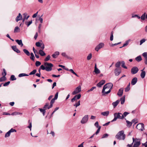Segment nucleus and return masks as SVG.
<instances>
[{"mask_svg": "<svg viewBox=\"0 0 147 147\" xmlns=\"http://www.w3.org/2000/svg\"><path fill=\"white\" fill-rule=\"evenodd\" d=\"M113 87V84L111 83H108L105 84L103 86L102 90L103 95L109 93L111 91Z\"/></svg>", "mask_w": 147, "mask_h": 147, "instance_id": "obj_1", "label": "nucleus"}, {"mask_svg": "<svg viewBox=\"0 0 147 147\" xmlns=\"http://www.w3.org/2000/svg\"><path fill=\"white\" fill-rule=\"evenodd\" d=\"M115 138L119 140H124L126 137L125 134H124V131L122 130L119 131L115 136Z\"/></svg>", "mask_w": 147, "mask_h": 147, "instance_id": "obj_2", "label": "nucleus"}, {"mask_svg": "<svg viewBox=\"0 0 147 147\" xmlns=\"http://www.w3.org/2000/svg\"><path fill=\"white\" fill-rule=\"evenodd\" d=\"M133 142H134V144L133 147H138L141 144L140 140L139 139L135 138H132Z\"/></svg>", "mask_w": 147, "mask_h": 147, "instance_id": "obj_3", "label": "nucleus"}, {"mask_svg": "<svg viewBox=\"0 0 147 147\" xmlns=\"http://www.w3.org/2000/svg\"><path fill=\"white\" fill-rule=\"evenodd\" d=\"M44 65L46 66V71H49L52 70V67L53 66L52 64L46 62L44 63Z\"/></svg>", "mask_w": 147, "mask_h": 147, "instance_id": "obj_4", "label": "nucleus"}, {"mask_svg": "<svg viewBox=\"0 0 147 147\" xmlns=\"http://www.w3.org/2000/svg\"><path fill=\"white\" fill-rule=\"evenodd\" d=\"M137 128L139 130L142 131L144 130V125L143 123H140L137 125Z\"/></svg>", "mask_w": 147, "mask_h": 147, "instance_id": "obj_5", "label": "nucleus"}, {"mask_svg": "<svg viewBox=\"0 0 147 147\" xmlns=\"http://www.w3.org/2000/svg\"><path fill=\"white\" fill-rule=\"evenodd\" d=\"M81 87L80 86H79L74 90L72 92V94L74 95L77 94L79 93L81 90Z\"/></svg>", "mask_w": 147, "mask_h": 147, "instance_id": "obj_6", "label": "nucleus"}, {"mask_svg": "<svg viewBox=\"0 0 147 147\" xmlns=\"http://www.w3.org/2000/svg\"><path fill=\"white\" fill-rule=\"evenodd\" d=\"M114 116H116L118 119H123V114L120 113H115L114 114Z\"/></svg>", "mask_w": 147, "mask_h": 147, "instance_id": "obj_7", "label": "nucleus"}, {"mask_svg": "<svg viewBox=\"0 0 147 147\" xmlns=\"http://www.w3.org/2000/svg\"><path fill=\"white\" fill-rule=\"evenodd\" d=\"M88 120V115H85L82 118L81 121V123L82 124H84L86 123Z\"/></svg>", "mask_w": 147, "mask_h": 147, "instance_id": "obj_8", "label": "nucleus"}, {"mask_svg": "<svg viewBox=\"0 0 147 147\" xmlns=\"http://www.w3.org/2000/svg\"><path fill=\"white\" fill-rule=\"evenodd\" d=\"M139 69L137 67H132L131 70V72L132 74H135L138 71Z\"/></svg>", "mask_w": 147, "mask_h": 147, "instance_id": "obj_9", "label": "nucleus"}, {"mask_svg": "<svg viewBox=\"0 0 147 147\" xmlns=\"http://www.w3.org/2000/svg\"><path fill=\"white\" fill-rule=\"evenodd\" d=\"M81 96L80 94H79L78 95H75L73 98L71 99V101L72 102H74L77 99H79Z\"/></svg>", "mask_w": 147, "mask_h": 147, "instance_id": "obj_10", "label": "nucleus"}, {"mask_svg": "<svg viewBox=\"0 0 147 147\" xmlns=\"http://www.w3.org/2000/svg\"><path fill=\"white\" fill-rule=\"evenodd\" d=\"M104 46V44L103 43H100L96 46L95 49V50L98 51L99 49L102 48Z\"/></svg>", "mask_w": 147, "mask_h": 147, "instance_id": "obj_11", "label": "nucleus"}, {"mask_svg": "<svg viewBox=\"0 0 147 147\" xmlns=\"http://www.w3.org/2000/svg\"><path fill=\"white\" fill-rule=\"evenodd\" d=\"M115 75L116 76H119L121 73V70L120 69L116 68L114 70Z\"/></svg>", "mask_w": 147, "mask_h": 147, "instance_id": "obj_12", "label": "nucleus"}, {"mask_svg": "<svg viewBox=\"0 0 147 147\" xmlns=\"http://www.w3.org/2000/svg\"><path fill=\"white\" fill-rule=\"evenodd\" d=\"M138 81V79L136 77H134L133 78L131 81V84L132 85H135Z\"/></svg>", "mask_w": 147, "mask_h": 147, "instance_id": "obj_13", "label": "nucleus"}, {"mask_svg": "<svg viewBox=\"0 0 147 147\" xmlns=\"http://www.w3.org/2000/svg\"><path fill=\"white\" fill-rule=\"evenodd\" d=\"M105 82V80H102L100 81L97 84V86L99 87H101V86L104 84Z\"/></svg>", "mask_w": 147, "mask_h": 147, "instance_id": "obj_14", "label": "nucleus"}, {"mask_svg": "<svg viewBox=\"0 0 147 147\" xmlns=\"http://www.w3.org/2000/svg\"><path fill=\"white\" fill-rule=\"evenodd\" d=\"M11 48L12 49L17 53H20V51L17 48L16 46H12Z\"/></svg>", "mask_w": 147, "mask_h": 147, "instance_id": "obj_15", "label": "nucleus"}, {"mask_svg": "<svg viewBox=\"0 0 147 147\" xmlns=\"http://www.w3.org/2000/svg\"><path fill=\"white\" fill-rule=\"evenodd\" d=\"M57 99H55V98H53L51 100L50 102V105L48 107V109H49L50 108L52 107L53 106V104L54 103L55 101V100H56Z\"/></svg>", "mask_w": 147, "mask_h": 147, "instance_id": "obj_16", "label": "nucleus"}, {"mask_svg": "<svg viewBox=\"0 0 147 147\" xmlns=\"http://www.w3.org/2000/svg\"><path fill=\"white\" fill-rule=\"evenodd\" d=\"M22 16L20 13H19L18 16L16 17V20L17 22H18L19 21L22 20Z\"/></svg>", "mask_w": 147, "mask_h": 147, "instance_id": "obj_17", "label": "nucleus"}, {"mask_svg": "<svg viewBox=\"0 0 147 147\" xmlns=\"http://www.w3.org/2000/svg\"><path fill=\"white\" fill-rule=\"evenodd\" d=\"M123 88H120L119 90L117 93V95L119 96H121L123 94Z\"/></svg>", "mask_w": 147, "mask_h": 147, "instance_id": "obj_18", "label": "nucleus"}, {"mask_svg": "<svg viewBox=\"0 0 147 147\" xmlns=\"http://www.w3.org/2000/svg\"><path fill=\"white\" fill-rule=\"evenodd\" d=\"M94 72L96 74H98L100 73V70L97 67L96 65V64L94 67Z\"/></svg>", "mask_w": 147, "mask_h": 147, "instance_id": "obj_19", "label": "nucleus"}, {"mask_svg": "<svg viewBox=\"0 0 147 147\" xmlns=\"http://www.w3.org/2000/svg\"><path fill=\"white\" fill-rule=\"evenodd\" d=\"M119 102L120 100H118L115 102H113L112 104L113 107L114 108H115Z\"/></svg>", "mask_w": 147, "mask_h": 147, "instance_id": "obj_20", "label": "nucleus"}, {"mask_svg": "<svg viewBox=\"0 0 147 147\" xmlns=\"http://www.w3.org/2000/svg\"><path fill=\"white\" fill-rule=\"evenodd\" d=\"M109 111H106L102 112L101 113V115L107 117L109 115Z\"/></svg>", "mask_w": 147, "mask_h": 147, "instance_id": "obj_21", "label": "nucleus"}, {"mask_svg": "<svg viewBox=\"0 0 147 147\" xmlns=\"http://www.w3.org/2000/svg\"><path fill=\"white\" fill-rule=\"evenodd\" d=\"M27 13H24L23 14V15L24 16H23V18L22 20V22H24L25 19H27L30 17L29 16H27V18H26V16H27Z\"/></svg>", "mask_w": 147, "mask_h": 147, "instance_id": "obj_22", "label": "nucleus"}, {"mask_svg": "<svg viewBox=\"0 0 147 147\" xmlns=\"http://www.w3.org/2000/svg\"><path fill=\"white\" fill-rule=\"evenodd\" d=\"M16 41L19 45L21 46V47H22L23 46V45L22 43V40H16Z\"/></svg>", "mask_w": 147, "mask_h": 147, "instance_id": "obj_23", "label": "nucleus"}, {"mask_svg": "<svg viewBox=\"0 0 147 147\" xmlns=\"http://www.w3.org/2000/svg\"><path fill=\"white\" fill-rule=\"evenodd\" d=\"M59 52L58 51L55 52L54 54L52 55L53 57L54 58H56L59 55Z\"/></svg>", "mask_w": 147, "mask_h": 147, "instance_id": "obj_24", "label": "nucleus"}, {"mask_svg": "<svg viewBox=\"0 0 147 147\" xmlns=\"http://www.w3.org/2000/svg\"><path fill=\"white\" fill-rule=\"evenodd\" d=\"M143 69L141 70L142 72L141 73L140 76L142 78H144L145 76L146 72L145 71H143Z\"/></svg>", "mask_w": 147, "mask_h": 147, "instance_id": "obj_25", "label": "nucleus"}, {"mask_svg": "<svg viewBox=\"0 0 147 147\" xmlns=\"http://www.w3.org/2000/svg\"><path fill=\"white\" fill-rule=\"evenodd\" d=\"M39 54L41 56H43L45 55L46 54L42 50H40L38 52Z\"/></svg>", "mask_w": 147, "mask_h": 147, "instance_id": "obj_26", "label": "nucleus"}, {"mask_svg": "<svg viewBox=\"0 0 147 147\" xmlns=\"http://www.w3.org/2000/svg\"><path fill=\"white\" fill-rule=\"evenodd\" d=\"M6 78L5 76H3L0 78V82H3L5 81L6 80Z\"/></svg>", "mask_w": 147, "mask_h": 147, "instance_id": "obj_27", "label": "nucleus"}, {"mask_svg": "<svg viewBox=\"0 0 147 147\" xmlns=\"http://www.w3.org/2000/svg\"><path fill=\"white\" fill-rule=\"evenodd\" d=\"M130 41V40H127L126 41L125 43L123 44V46L122 47H120V48H121L123 47H124L127 45H128L129 42Z\"/></svg>", "mask_w": 147, "mask_h": 147, "instance_id": "obj_28", "label": "nucleus"}, {"mask_svg": "<svg viewBox=\"0 0 147 147\" xmlns=\"http://www.w3.org/2000/svg\"><path fill=\"white\" fill-rule=\"evenodd\" d=\"M120 100L121 101V104L122 105L123 104L125 101V96H123V97L120 98Z\"/></svg>", "mask_w": 147, "mask_h": 147, "instance_id": "obj_29", "label": "nucleus"}, {"mask_svg": "<svg viewBox=\"0 0 147 147\" xmlns=\"http://www.w3.org/2000/svg\"><path fill=\"white\" fill-rule=\"evenodd\" d=\"M39 109L40 111V112L42 113L43 115L44 116L45 113L46 112L45 110V109H42L41 108H39Z\"/></svg>", "mask_w": 147, "mask_h": 147, "instance_id": "obj_30", "label": "nucleus"}, {"mask_svg": "<svg viewBox=\"0 0 147 147\" xmlns=\"http://www.w3.org/2000/svg\"><path fill=\"white\" fill-rule=\"evenodd\" d=\"M121 67L125 69H127V67L125 65V62L124 61H122L121 62Z\"/></svg>", "mask_w": 147, "mask_h": 147, "instance_id": "obj_31", "label": "nucleus"}, {"mask_svg": "<svg viewBox=\"0 0 147 147\" xmlns=\"http://www.w3.org/2000/svg\"><path fill=\"white\" fill-rule=\"evenodd\" d=\"M126 122L127 123V127H130L132 125V123L131 122H130L128 120H126Z\"/></svg>", "mask_w": 147, "mask_h": 147, "instance_id": "obj_32", "label": "nucleus"}, {"mask_svg": "<svg viewBox=\"0 0 147 147\" xmlns=\"http://www.w3.org/2000/svg\"><path fill=\"white\" fill-rule=\"evenodd\" d=\"M24 52L28 56H29L30 55V53L26 49H24L23 50Z\"/></svg>", "mask_w": 147, "mask_h": 147, "instance_id": "obj_33", "label": "nucleus"}, {"mask_svg": "<svg viewBox=\"0 0 147 147\" xmlns=\"http://www.w3.org/2000/svg\"><path fill=\"white\" fill-rule=\"evenodd\" d=\"M20 31V29L18 26L16 27L14 30V32H17Z\"/></svg>", "mask_w": 147, "mask_h": 147, "instance_id": "obj_34", "label": "nucleus"}, {"mask_svg": "<svg viewBox=\"0 0 147 147\" xmlns=\"http://www.w3.org/2000/svg\"><path fill=\"white\" fill-rule=\"evenodd\" d=\"M136 60L138 62H139L142 60V58L140 56H139L136 58Z\"/></svg>", "mask_w": 147, "mask_h": 147, "instance_id": "obj_35", "label": "nucleus"}, {"mask_svg": "<svg viewBox=\"0 0 147 147\" xmlns=\"http://www.w3.org/2000/svg\"><path fill=\"white\" fill-rule=\"evenodd\" d=\"M29 76L27 74L25 73H21V74H20L18 76L19 77H22L23 76Z\"/></svg>", "mask_w": 147, "mask_h": 147, "instance_id": "obj_36", "label": "nucleus"}, {"mask_svg": "<svg viewBox=\"0 0 147 147\" xmlns=\"http://www.w3.org/2000/svg\"><path fill=\"white\" fill-rule=\"evenodd\" d=\"M16 78H15L14 75H12L11 76L10 80L11 81H13L16 80Z\"/></svg>", "mask_w": 147, "mask_h": 147, "instance_id": "obj_37", "label": "nucleus"}, {"mask_svg": "<svg viewBox=\"0 0 147 147\" xmlns=\"http://www.w3.org/2000/svg\"><path fill=\"white\" fill-rule=\"evenodd\" d=\"M146 13H144L141 17L140 18L142 20H144L145 19V17H146Z\"/></svg>", "mask_w": 147, "mask_h": 147, "instance_id": "obj_38", "label": "nucleus"}, {"mask_svg": "<svg viewBox=\"0 0 147 147\" xmlns=\"http://www.w3.org/2000/svg\"><path fill=\"white\" fill-rule=\"evenodd\" d=\"M121 62L120 61H118L115 64V66L117 67H119L121 65Z\"/></svg>", "mask_w": 147, "mask_h": 147, "instance_id": "obj_39", "label": "nucleus"}, {"mask_svg": "<svg viewBox=\"0 0 147 147\" xmlns=\"http://www.w3.org/2000/svg\"><path fill=\"white\" fill-rule=\"evenodd\" d=\"M22 113L18 112H13V113H12L11 114L12 115H22Z\"/></svg>", "mask_w": 147, "mask_h": 147, "instance_id": "obj_40", "label": "nucleus"}, {"mask_svg": "<svg viewBox=\"0 0 147 147\" xmlns=\"http://www.w3.org/2000/svg\"><path fill=\"white\" fill-rule=\"evenodd\" d=\"M49 103L48 102L46 103L45 106H44L43 108L45 109V110L48 109V107L49 106Z\"/></svg>", "mask_w": 147, "mask_h": 147, "instance_id": "obj_41", "label": "nucleus"}, {"mask_svg": "<svg viewBox=\"0 0 147 147\" xmlns=\"http://www.w3.org/2000/svg\"><path fill=\"white\" fill-rule=\"evenodd\" d=\"M30 55H31V57H30V59H32V60L33 61H34L35 57L34 56L33 53H30Z\"/></svg>", "mask_w": 147, "mask_h": 147, "instance_id": "obj_42", "label": "nucleus"}, {"mask_svg": "<svg viewBox=\"0 0 147 147\" xmlns=\"http://www.w3.org/2000/svg\"><path fill=\"white\" fill-rule=\"evenodd\" d=\"M80 105V100L78 101L75 103V104L74 105V106L75 107H77L78 106H79Z\"/></svg>", "mask_w": 147, "mask_h": 147, "instance_id": "obj_43", "label": "nucleus"}, {"mask_svg": "<svg viewBox=\"0 0 147 147\" xmlns=\"http://www.w3.org/2000/svg\"><path fill=\"white\" fill-rule=\"evenodd\" d=\"M32 23V20H31L29 22H26V24L28 27Z\"/></svg>", "mask_w": 147, "mask_h": 147, "instance_id": "obj_44", "label": "nucleus"}, {"mask_svg": "<svg viewBox=\"0 0 147 147\" xmlns=\"http://www.w3.org/2000/svg\"><path fill=\"white\" fill-rule=\"evenodd\" d=\"M69 71L71 72L73 74H74L77 77H78V75L72 69H69Z\"/></svg>", "mask_w": 147, "mask_h": 147, "instance_id": "obj_45", "label": "nucleus"}, {"mask_svg": "<svg viewBox=\"0 0 147 147\" xmlns=\"http://www.w3.org/2000/svg\"><path fill=\"white\" fill-rule=\"evenodd\" d=\"M36 72V69H34L32 71L30 72L29 74V75H33L35 74Z\"/></svg>", "mask_w": 147, "mask_h": 147, "instance_id": "obj_46", "label": "nucleus"}, {"mask_svg": "<svg viewBox=\"0 0 147 147\" xmlns=\"http://www.w3.org/2000/svg\"><path fill=\"white\" fill-rule=\"evenodd\" d=\"M94 126L97 128H98L99 127H101L99 125L98 123V121H96L94 123Z\"/></svg>", "mask_w": 147, "mask_h": 147, "instance_id": "obj_47", "label": "nucleus"}, {"mask_svg": "<svg viewBox=\"0 0 147 147\" xmlns=\"http://www.w3.org/2000/svg\"><path fill=\"white\" fill-rule=\"evenodd\" d=\"M129 114V113H128L127 112H124L123 114V119L128 114Z\"/></svg>", "mask_w": 147, "mask_h": 147, "instance_id": "obj_48", "label": "nucleus"}, {"mask_svg": "<svg viewBox=\"0 0 147 147\" xmlns=\"http://www.w3.org/2000/svg\"><path fill=\"white\" fill-rule=\"evenodd\" d=\"M50 58V55H48L44 59L45 61H47L49 60Z\"/></svg>", "mask_w": 147, "mask_h": 147, "instance_id": "obj_49", "label": "nucleus"}, {"mask_svg": "<svg viewBox=\"0 0 147 147\" xmlns=\"http://www.w3.org/2000/svg\"><path fill=\"white\" fill-rule=\"evenodd\" d=\"M92 55L91 53L89 54L87 56V59L88 60H89L92 58Z\"/></svg>", "mask_w": 147, "mask_h": 147, "instance_id": "obj_50", "label": "nucleus"}, {"mask_svg": "<svg viewBox=\"0 0 147 147\" xmlns=\"http://www.w3.org/2000/svg\"><path fill=\"white\" fill-rule=\"evenodd\" d=\"M3 72L2 73V75L3 76H5L7 75L6 71L5 69H3Z\"/></svg>", "mask_w": 147, "mask_h": 147, "instance_id": "obj_51", "label": "nucleus"}, {"mask_svg": "<svg viewBox=\"0 0 147 147\" xmlns=\"http://www.w3.org/2000/svg\"><path fill=\"white\" fill-rule=\"evenodd\" d=\"M10 133L9 131L8 132H7V133H6V134L5 135V138H7L8 137H9L10 135Z\"/></svg>", "mask_w": 147, "mask_h": 147, "instance_id": "obj_52", "label": "nucleus"}, {"mask_svg": "<svg viewBox=\"0 0 147 147\" xmlns=\"http://www.w3.org/2000/svg\"><path fill=\"white\" fill-rule=\"evenodd\" d=\"M41 64V63L39 61H36L35 63L36 66L37 67L39 66Z\"/></svg>", "mask_w": 147, "mask_h": 147, "instance_id": "obj_53", "label": "nucleus"}, {"mask_svg": "<svg viewBox=\"0 0 147 147\" xmlns=\"http://www.w3.org/2000/svg\"><path fill=\"white\" fill-rule=\"evenodd\" d=\"M113 31H112L111 32V34L110 36V40L111 41H112L113 40Z\"/></svg>", "mask_w": 147, "mask_h": 147, "instance_id": "obj_54", "label": "nucleus"}, {"mask_svg": "<svg viewBox=\"0 0 147 147\" xmlns=\"http://www.w3.org/2000/svg\"><path fill=\"white\" fill-rule=\"evenodd\" d=\"M143 56L145 59L147 58V53L146 52H144L142 54Z\"/></svg>", "mask_w": 147, "mask_h": 147, "instance_id": "obj_55", "label": "nucleus"}, {"mask_svg": "<svg viewBox=\"0 0 147 147\" xmlns=\"http://www.w3.org/2000/svg\"><path fill=\"white\" fill-rule=\"evenodd\" d=\"M109 136V135L107 134H105L103 135L102 138H107Z\"/></svg>", "mask_w": 147, "mask_h": 147, "instance_id": "obj_56", "label": "nucleus"}, {"mask_svg": "<svg viewBox=\"0 0 147 147\" xmlns=\"http://www.w3.org/2000/svg\"><path fill=\"white\" fill-rule=\"evenodd\" d=\"M146 41V40L144 39H142L140 41V45H141L143 43L145 42Z\"/></svg>", "mask_w": 147, "mask_h": 147, "instance_id": "obj_57", "label": "nucleus"}, {"mask_svg": "<svg viewBox=\"0 0 147 147\" xmlns=\"http://www.w3.org/2000/svg\"><path fill=\"white\" fill-rule=\"evenodd\" d=\"M10 82L8 81V82L5 83L3 84V86H7L9 84H10Z\"/></svg>", "mask_w": 147, "mask_h": 147, "instance_id": "obj_58", "label": "nucleus"}, {"mask_svg": "<svg viewBox=\"0 0 147 147\" xmlns=\"http://www.w3.org/2000/svg\"><path fill=\"white\" fill-rule=\"evenodd\" d=\"M59 108L58 107H57L55 108V109L52 112V113H51V116H52L53 115V114L57 110L59 109Z\"/></svg>", "mask_w": 147, "mask_h": 147, "instance_id": "obj_59", "label": "nucleus"}, {"mask_svg": "<svg viewBox=\"0 0 147 147\" xmlns=\"http://www.w3.org/2000/svg\"><path fill=\"white\" fill-rule=\"evenodd\" d=\"M96 88V87H93L90 89V90H88L87 91V92H89L90 91H92L94 89H95Z\"/></svg>", "mask_w": 147, "mask_h": 147, "instance_id": "obj_60", "label": "nucleus"}, {"mask_svg": "<svg viewBox=\"0 0 147 147\" xmlns=\"http://www.w3.org/2000/svg\"><path fill=\"white\" fill-rule=\"evenodd\" d=\"M9 131L11 133V132H16V130L15 129L11 128Z\"/></svg>", "mask_w": 147, "mask_h": 147, "instance_id": "obj_61", "label": "nucleus"}, {"mask_svg": "<svg viewBox=\"0 0 147 147\" xmlns=\"http://www.w3.org/2000/svg\"><path fill=\"white\" fill-rule=\"evenodd\" d=\"M100 128H101V127H99V128H98V129L96 131V132H95V134L96 135L98 134L100 132Z\"/></svg>", "mask_w": 147, "mask_h": 147, "instance_id": "obj_62", "label": "nucleus"}, {"mask_svg": "<svg viewBox=\"0 0 147 147\" xmlns=\"http://www.w3.org/2000/svg\"><path fill=\"white\" fill-rule=\"evenodd\" d=\"M41 44L39 42H37L36 43V45L37 47H40Z\"/></svg>", "mask_w": 147, "mask_h": 147, "instance_id": "obj_63", "label": "nucleus"}, {"mask_svg": "<svg viewBox=\"0 0 147 147\" xmlns=\"http://www.w3.org/2000/svg\"><path fill=\"white\" fill-rule=\"evenodd\" d=\"M136 17H137L138 19H140V17L137 15H135L134 16L132 15V17L133 18Z\"/></svg>", "mask_w": 147, "mask_h": 147, "instance_id": "obj_64", "label": "nucleus"}]
</instances>
